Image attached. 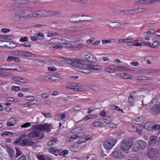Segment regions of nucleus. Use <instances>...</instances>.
I'll use <instances>...</instances> for the list:
<instances>
[{
    "label": "nucleus",
    "instance_id": "nucleus-4",
    "mask_svg": "<svg viewBox=\"0 0 160 160\" xmlns=\"http://www.w3.org/2000/svg\"><path fill=\"white\" fill-rule=\"evenodd\" d=\"M152 103L154 104L153 107L150 109V112L154 115H157L160 113V102L155 98L151 101Z\"/></svg>",
    "mask_w": 160,
    "mask_h": 160
},
{
    "label": "nucleus",
    "instance_id": "nucleus-16",
    "mask_svg": "<svg viewBox=\"0 0 160 160\" xmlns=\"http://www.w3.org/2000/svg\"><path fill=\"white\" fill-rule=\"evenodd\" d=\"M15 4L24 5L29 2V0H11Z\"/></svg>",
    "mask_w": 160,
    "mask_h": 160
},
{
    "label": "nucleus",
    "instance_id": "nucleus-9",
    "mask_svg": "<svg viewBox=\"0 0 160 160\" xmlns=\"http://www.w3.org/2000/svg\"><path fill=\"white\" fill-rule=\"evenodd\" d=\"M156 30L154 29H151L148 31L144 32L142 35L144 38V39L147 41L150 40L151 36L153 35L155 32Z\"/></svg>",
    "mask_w": 160,
    "mask_h": 160
},
{
    "label": "nucleus",
    "instance_id": "nucleus-44",
    "mask_svg": "<svg viewBox=\"0 0 160 160\" xmlns=\"http://www.w3.org/2000/svg\"><path fill=\"white\" fill-rule=\"evenodd\" d=\"M102 125V123L100 122L96 121L92 123V126L94 127H99Z\"/></svg>",
    "mask_w": 160,
    "mask_h": 160
},
{
    "label": "nucleus",
    "instance_id": "nucleus-58",
    "mask_svg": "<svg viewBox=\"0 0 160 160\" xmlns=\"http://www.w3.org/2000/svg\"><path fill=\"white\" fill-rule=\"evenodd\" d=\"M20 82L24 83H28L29 81L28 79L25 78H21Z\"/></svg>",
    "mask_w": 160,
    "mask_h": 160
},
{
    "label": "nucleus",
    "instance_id": "nucleus-23",
    "mask_svg": "<svg viewBox=\"0 0 160 160\" xmlns=\"http://www.w3.org/2000/svg\"><path fill=\"white\" fill-rule=\"evenodd\" d=\"M153 127V122H148L144 124L143 127L146 129L149 130H151L152 129Z\"/></svg>",
    "mask_w": 160,
    "mask_h": 160
},
{
    "label": "nucleus",
    "instance_id": "nucleus-10",
    "mask_svg": "<svg viewBox=\"0 0 160 160\" xmlns=\"http://www.w3.org/2000/svg\"><path fill=\"white\" fill-rule=\"evenodd\" d=\"M158 2H160V0H140L137 1L136 3L139 4L149 5Z\"/></svg>",
    "mask_w": 160,
    "mask_h": 160
},
{
    "label": "nucleus",
    "instance_id": "nucleus-21",
    "mask_svg": "<svg viewBox=\"0 0 160 160\" xmlns=\"http://www.w3.org/2000/svg\"><path fill=\"white\" fill-rule=\"evenodd\" d=\"M81 148L80 145L77 143L73 145L70 148L71 150L73 152L78 151Z\"/></svg>",
    "mask_w": 160,
    "mask_h": 160
},
{
    "label": "nucleus",
    "instance_id": "nucleus-1",
    "mask_svg": "<svg viewBox=\"0 0 160 160\" xmlns=\"http://www.w3.org/2000/svg\"><path fill=\"white\" fill-rule=\"evenodd\" d=\"M67 61L75 70L85 74L90 73V69L100 70L102 69L101 67L98 65H88L87 62L84 60L73 58L68 59Z\"/></svg>",
    "mask_w": 160,
    "mask_h": 160
},
{
    "label": "nucleus",
    "instance_id": "nucleus-40",
    "mask_svg": "<svg viewBox=\"0 0 160 160\" xmlns=\"http://www.w3.org/2000/svg\"><path fill=\"white\" fill-rule=\"evenodd\" d=\"M137 14H139L144 12L146 10L143 8H136Z\"/></svg>",
    "mask_w": 160,
    "mask_h": 160
},
{
    "label": "nucleus",
    "instance_id": "nucleus-35",
    "mask_svg": "<svg viewBox=\"0 0 160 160\" xmlns=\"http://www.w3.org/2000/svg\"><path fill=\"white\" fill-rule=\"evenodd\" d=\"M67 89H72L75 90V91L78 92H83L85 91L84 89L82 88H75L71 87L68 86L66 87H65Z\"/></svg>",
    "mask_w": 160,
    "mask_h": 160
},
{
    "label": "nucleus",
    "instance_id": "nucleus-48",
    "mask_svg": "<svg viewBox=\"0 0 160 160\" xmlns=\"http://www.w3.org/2000/svg\"><path fill=\"white\" fill-rule=\"evenodd\" d=\"M114 39L110 38L108 39H103L102 40V42L103 44H105L106 43H108L111 42Z\"/></svg>",
    "mask_w": 160,
    "mask_h": 160
},
{
    "label": "nucleus",
    "instance_id": "nucleus-7",
    "mask_svg": "<svg viewBox=\"0 0 160 160\" xmlns=\"http://www.w3.org/2000/svg\"><path fill=\"white\" fill-rule=\"evenodd\" d=\"M148 155L149 157L152 160H159L160 154L158 149L151 148L148 151Z\"/></svg>",
    "mask_w": 160,
    "mask_h": 160
},
{
    "label": "nucleus",
    "instance_id": "nucleus-27",
    "mask_svg": "<svg viewBox=\"0 0 160 160\" xmlns=\"http://www.w3.org/2000/svg\"><path fill=\"white\" fill-rule=\"evenodd\" d=\"M122 24L118 22H112L109 25V26L112 29H115L118 28L119 26L121 25Z\"/></svg>",
    "mask_w": 160,
    "mask_h": 160
},
{
    "label": "nucleus",
    "instance_id": "nucleus-6",
    "mask_svg": "<svg viewBox=\"0 0 160 160\" xmlns=\"http://www.w3.org/2000/svg\"><path fill=\"white\" fill-rule=\"evenodd\" d=\"M133 141L130 139L123 140L121 142L120 149L124 152H126L131 148Z\"/></svg>",
    "mask_w": 160,
    "mask_h": 160
},
{
    "label": "nucleus",
    "instance_id": "nucleus-38",
    "mask_svg": "<svg viewBox=\"0 0 160 160\" xmlns=\"http://www.w3.org/2000/svg\"><path fill=\"white\" fill-rule=\"evenodd\" d=\"M34 55L32 53L30 52H28L25 51H22V56L26 57H30L32 56V55Z\"/></svg>",
    "mask_w": 160,
    "mask_h": 160
},
{
    "label": "nucleus",
    "instance_id": "nucleus-60",
    "mask_svg": "<svg viewBox=\"0 0 160 160\" xmlns=\"http://www.w3.org/2000/svg\"><path fill=\"white\" fill-rule=\"evenodd\" d=\"M133 39L132 38H125L124 43H126L127 44H128L130 43H131Z\"/></svg>",
    "mask_w": 160,
    "mask_h": 160
},
{
    "label": "nucleus",
    "instance_id": "nucleus-28",
    "mask_svg": "<svg viewBox=\"0 0 160 160\" xmlns=\"http://www.w3.org/2000/svg\"><path fill=\"white\" fill-rule=\"evenodd\" d=\"M6 47H8L9 48H14L16 47L17 46V44L12 42H7V45H5Z\"/></svg>",
    "mask_w": 160,
    "mask_h": 160
},
{
    "label": "nucleus",
    "instance_id": "nucleus-56",
    "mask_svg": "<svg viewBox=\"0 0 160 160\" xmlns=\"http://www.w3.org/2000/svg\"><path fill=\"white\" fill-rule=\"evenodd\" d=\"M31 123L30 122L25 123L21 126L22 128H26L30 127L31 126Z\"/></svg>",
    "mask_w": 160,
    "mask_h": 160
},
{
    "label": "nucleus",
    "instance_id": "nucleus-17",
    "mask_svg": "<svg viewBox=\"0 0 160 160\" xmlns=\"http://www.w3.org/2000/svg\"><path fill=\"white\" fill-rule=\"evenodd\" d=\"M145 118L143 117H138L135 119L133 120V122L136 124H141L145 120Z\"/></svg>",
    "mask_w": 160,
    "mask_h": 160
},
{
    "label": "nucleus",
    "instance_id": "nucleus-2",
    "mask_svg": "<svg viewBox=\"0 0 160 160\" xmlns=\"http://www.w3.org/2000/svg\"><path fill=\"white\" fill-rule=\"evenodd\" d=\"M31 8L29 6H17L12 7V10L17 11L11 18V20L14 21H18L22 19H27L28 18L37 17V11H31V15L28 14L27 11Z\"/></svg>",
    "mask_w": 160,
    "mask_h": 160
},
{
    "label": "nucleus",
    "instance_id": "nucleus-51",
    "mask_svg": "<svg viewBox=\"0 0 160 160\" xmlns=\"http://www.w3.org/2000/svg\"><path fill=\"white\" fill-rule=\"evenodd\" d=\"M62 46L61 45L55 46H52L50 47V48L53 50H56L58 48H62Z\"/></svg>",
    "mask_w": 160,
    "mask_h": 160
},
{
    "label": "nucleus",
    "instance_id": "nucleus-29",
    "mask_svg": "<svg viewBox=\"0 0 160 160\" xmlns=\"http://www.w3.org/2000/svg\"><path fill=\"white\" fill-rule=\"evenodd\" d=\"M16 123V120L14 118H12L8 120L7 125L8 126L12 127L14 126Z\"/></svg>",
    "mask_w": 160,
    "mask_h": 160
},
{
    "label": "nucleus",
    "instance_id": "nucleus-20",
    "mask_svg": "<svg viewBox=\"0 0 160 160\" xmlns=\"http://www.w3.org/2000/svg\"><path fill=\"white\" fill-rule=\"evenodd\" d=\"M146 146L147 143L145 142L142 140H139L138 142L137 147L139 149H142L145 148Z\"/></svg>",
    "mask_w": 160,
    "mask_h": 160
},
{
    "label": "nucleus",
    "instance_id": "nucleus-19",
    "mask_svg": "<svg viewBox=\"0 0 160 160\" xmlns=\"http://www.w3.org/2000/svg\"><path fill=\"white\" fill-rule=\"evenodd\" d=\"M61 40L56 38H52L49 41V44L50 45H57L60 43Z\"/></svg>",
    "mask_w": 160,
    "mask_h": 160
},
{
    "label": "nucleus",
    "instance_id": "nucleus-14",
    "mask_svg": "<svg viewBox=\"0 0 160 160\" xmlns=\"http://www.w3.org/2000/svg\"><path fill=\"white\" fill-rule=\"evenodd\" d=\"M6 147L7 151L8 153L10 158L13 159L15 157V152L14 149L9 146H7Z\"/></svg>",
    "mask_w": 160,
    "mask_h": 160
},
{
    "label": "nucleus",
    "instance_id": "nucleus-41",
    "mask_svg": "<svg viewBox=\"0 0 160 160\" xmlns=\"http://www.w3.org/2000/svg\"><path fill=\"white\" fill-rule=\"evenodd\" d=\"M0 38L4 39H13L14 38V37L12 35H2L0 36Z\"/></svg>",
    "mask_w": 160,
    "mask_h": 160
},
{
    "label": "nucleus",
    "instance_id": "nucleus-47",
    "mask_svg": "<svg viewBox=\"0 0 160 160\" xmlns=\"http://www.w3.org/2000/svg\"><path fill=\"white\" fill-rule=\"evenodd\" d=\"M159 46V42L156 41L154 42L152 44V48H157Z\"/></svg>",
    "mask_w": 160,
    "mask_h": 160
},
{
    "label": "nucleus",
    "instance_id": "nucleus-22",
    "mask_svg": "<svg viewBox=\"0 0 160 160\" xmlns=\"http://www.w3.org/2000/svg\"><path fill=\"white\" fill-rule=\"evenodd\" d=\"M114 70L115 71H119L121 72L127 71L129 70L127 67L123 66L115 67L114 68Z\"/></svg>",
    "mask_w": 160,
    "mask_h": 160
},
{
    "label": "nucleus",
    "instance_id": "nucleus-13",
    "mask_svg": "<svg viewBox=\"0 0 160 160\" xmlns=\"http://www.w3.org/2000/svg\"><path fill=\"white\" fill-rule=\"evenodd\" d=\"M80 17L78 15H73L69 18V21L73 23H79L82 22V20L80 19Z\"/></svg>",
    "mask_w": 160,
    "mask_h": 160
},
{
    "label": "nucleus",
    "instance_id": "nucleus-30",
    "mask_svg": "<svg viewBox=\"0 0 160 160\" xmlns=\"http://www.w3.org/2000/svg\"><path fill=\"white\" fill-rule=\"evenodd\" d=\"M120 76L121 78L125 79H133V77L132 75H129L127 73H122L120 74Z\"/></svg>",
    "mask_w": 160,
    "mask_h": 160
},
{
    "label": "nucleus",
    "instance_id": "nucleus-63",
    "mask_svg": "<svg viewBox=\"0 0 160 160\" xmlns=\"http://www.w3.org/2000/svg\"><path fill=\"white\" fill-rule=\"evenodd\" d=\"M78 138L76 135H72L69 138V141L71 142L72 141Z\"/></svg>",
    "mask_w": 160,
    "mask_h": 160
},
{
    "label": "nucleus",
    "instance_id": "nucleus-62",
    "mask_svg": "<svg viewBox=\"0 0 160 160\" xmlns=\"http://www.w3.org/2000/svg\"><path fill=\"white\" fill-rule=\"evenodd\" d=\"M10 31V30L9 29H7L6 28H3L1 30V32H2L6 33L9 32Z\"/></svg>",
    "mask_w": 160,
    "mask_h": 160
},
{
    "label": "nucleus",
    "instance_id": "nucleus-25",
    "mask_svg": "<svg viewBox=\"0 0 160 160\" xmlns=\"http://www.w3.org/2000/svg\"><path fill=\"white\" fill-rule=\"evenodd\" d=\"M85 47V45L81 43H79L78 44L74 45L73 46V50H79Z\"/></svg>",
    "mask_w": 160,
    "mask_h": 160
},
{
    "label": "nucleus",
    "instance_id": "nucleus-42",
    "mask_svg": "<svg viewBox=\"0 0 160 160\" xmlns=\"http://www.w3.org/2000/svg\"><path fill=\"white\" fill-rule=\"evenodd\" d=\"M10 75V73L8 72H3L0 71V76L1 77H7Z\"/></svg>",
    "mask_w": 160,
    "mask_h": 160
},
{
    "label": "nucleus",
    "instance_id": "nucleus-59",
    "mask_svg": "<svg viewBox=\"0 0 160 160\" xmlns=\"http://www.w3.org/2000/svg\"><path fill=\"white\" fill-rule=\"evenodd\" d=\"M28 40V38L27 37H22L19 39V41L21 42H25Z\"/></svg>",
    "mask_w": 160,
    "mask_h": 160
},
{
    "label": "nucleus",
    "instance_id": "nucleus-54",
    "mask_svg": "<svg viewBox=\"0 0 160 160\" xmlns=\"http://www.w3.org/2000/svg\"><path fill=\"white\" fill-rule=\"evenodd\" d=\"M84 160H85L86 159V160H93V157L92 155H89L84 157Z\"/></svg>",
    "mask_w": 160,
    "mask_h": 160
},
{
    "label": "nucleus",
    "instance_id": "nucleus-61",
    "mask_svg": "<svg viewBox=\"0 0 160 160\" xmlns=\"http://www.w3.org/2000/svg\"><path fill=\"white\" fill-rule=\"evenodd\" d=\"M37 158L39 160H46L45 157L42 155H37Z\"/></svg>",
    "mask_w": 160,
    "mask_h": 160
},
{
    "label": "nucleus",
    "instance_id": "nucleus-50",
    "mask_svg": "<svg viewBox=\"0 0 160 160\" xmlns=\"http://www.w3.org/2000/svg\"><path fill=\"white\" fill-rule=\"evenodd\" d=\"M6 100L8 102L12 101L14 102H17L18 101V100L12 97H10L7 98Z\"/></svg>",
    "mask_w": 160,
    "mask_h": 160
},
{
    "label": "nucleus",
    "instance_id": "nucleus-5",
    "mask_svg": "<svg viewBox=\"0 0 160 160\" xmlns=\"http://www.w3.org/2000/svg\"><path fill=\"white\" fill-rule=\"evenodd\" d=\"M27 136L26 134H22L19 137V140L16 141L14 143L16 144L20 143L21 146H29L32 145L34 144V142L32 140L28 138H25L23 139V138H25Z\"/></svg>",
    "mask_w": 160,
    "mask_h": 160
},
{
    "label": "nucleus",
    "instance_id": "nucleus-11",
    "mask_svg": "<svg viewBox=\"0 0 160 160\" xmlns=\"http://www.w3.org/2000/svg\"><path fill=\"white\" fill-rule=\"evenodd\" d=\"M158 141L157 136L152 135L149 138L148 145L150 146L155 145Z\"/></svg>",
    "mask_w": 160,
    "mask_h": 160
},
{
    "label": "nucleus",
    "instance_id": "nucleus-36",
    "mask_svg": "<svg viewBox=\"0 0 160 160\" xmlns=\"http://www.w3.org/2000/svg\"><path fill=\"white\" fill-rule=\"evenodd\" d=\"M95 18L93 16H86L84 20L82 21V22L83 21H90L94 20Z\"/></svg>",
    "mask_w": 160,
    "mask_h": 160
},
{
    "label": "nucleus",
    "instance_id": "nucleus-32",
    "mask_svg": "<svg viewBox=\"0 0 160 160\" xmlns=\"http://www.w3.org/2000/svg\"><path fill=\"white\" fill-rule=\"evenodd\" d=\"M141 72L144 73L148 72V73H154L155 69L148 68L141 70Z\"/></svg>",
    "mask_w": 160,
    "mask_h": 160
},
{
    "label": "nucleus",
    "instance_id": "nucleus-39",
    "mask_svg": "<svg viewBox=\"0 0 160 160\" xmlns=\"http://www.w3.org/2000/svg\"><path fill=\"white\" fill-rule=\"evenodd\" d=\"M104 70L109 73H113L114 71V69H113L109 66H106L104 68Z\"/></svg>",
    "mask_w": 160,
    "mask_h": 160
},
{
    "label": "nucleus",
    "instance_id": "nucleus-3",
    "mask_svg": "<svg viewBox=\"0 0 160 160\" xmlns=\"http://www.w3.org/2000/svg\"><path fill=\"white\" fill-rule=\"evenodd\" d=\"M32 127L35 129L30 132L28 136L29 138L32 141L40 139L43 138V134L40 130L45 131L46 132L50 131L49 125L48 124L39 125L35 124Z\"/></svg>",
    "mask_w": 160,
    "mask_h": 160
},
{
    "label": "nucleus",
    "instance_id": "nucleus-52",
    "mask_svg": "<svg viewBox=\"0 0 160 160\" xmlns=\"http://www.w3.org/2000/svg\"><path fill=\"white\" fill-rule=\"evenodd\" d=\"M57 35V33L56 32H53L51 31L48 32V37H52Z\"/></svg>",
    "mask_w": 160,
    "mask_h": 160
},
{
    "label": "nucleus",
    "instance_id": "nucleus-18",
    "mask_svg": "<svg viewBox=\"0 0 160 160\" xmlns=\"http://www.w3.org/2000/svg\"><path fill=\"white\" fill-rule=\"evenodd\" d=\"M82 37V34L80 33L72 36L71 37V39L73 42H77L79 41Z\"/></svg>",
    "mask_w": 160,
    "mask_h": 160
},
{
    "label": "nucleus",
    "instance_id": "nucleus-8",
    "mask_svg": "<svg viewBox=\"0 0 160 160\" xmlns=\"http://www.w3.org/2000/svg\"><path fill=\"white\" fill-rule=\"evenodd\" d=\"M117 142L116 139H112L105 141L103 144L104 148L107 149H111Z\"/></svg>",
    "mask_w": 160,
    "mask_h": 160
},
{
    "label": "nucleus",
    "instance_id": "nucleus-55",
    "mask_svg": "<svg viewBox=\"0 0 160 160\" xmlns=\"http://www.w3.org/2000/svg\"><path fill=\"white\" fill-rule=\"evenodd\" d=\"M12 134V133L10 132H4L1 134V135L3 137H5V136H10Z\"/></svg>",
    "mask_w": 160,
    "mask_h": 160
},
{
    "label": "nucleus",
    "instance_id": "nucleus-31",
    "mask_svg": "<svg viewBox=\"0 0 160 160\" xmlns=\"http://www.w3.org/2000/svg\"><path fill=\"white\" fill-rule=\"evenodd\" d=\"M150 78L145 76H137L135 78V80H146L150 79Z\"/></svg>",
    "mask_w": 160,
    "mask_h": 160
},
{
    "label": "nucleus",
    "instance_id": "nucleus-64",
    "mask_svg": "<svg viewBox=\"0 0 160 160\" xmlns=\"http://www.w3.org/2000/svg\"><path fill=\"white\" fill-rule=\"evenodd\" d=\"M160 129V125L159 124L154 125L153 124V127L152 129L155 130H157Z\"/></svg>",
    "mask_w": 160,
    "mask_h": 160
},
{
    "label": "nucleus",
    "instance_id": "nucleus-15",
    "mask_svg": "<svg viewBox=\"0 0 160 160\" xmlns=\"http://www.w3.org/2000/svg\"><path fill=\"white\" fill-rule=\"evenodd\" d=\"M85 58L91 62H95L96 61V58L93 55L88 53L85 55Z\"/></svg>",
    "mask_w": 160,
    "mask_h": 160
},
{
    "label": "nucleus",
    "instance_id": "nucleus-33",
    "mask_svg": "<svg viewBox=\"0 0 160 160\" xmlns=\"http://www.w3.org/2000/svg\"><path fill=\"white\" fill-rule=\"evenodd\" d=\"M88 88L96 92H98L100 91V89L98 87L91 84L88 85Z\"/></svg>",
    "mask_w": 160,
    "mask_h": 160
},
{
    "label": "nucleus",
    "instance_id": "nucleus-24",
    "mask_svg": "<svg viewBox=\"0 0 160 160\" xmlns=\"http://www.w3.org/2000/svg\"><path fill=\"white\" fill-rule=\"evenodd\" d=\"M114 119V117L113 116H107L103 117V120L105 123L109 124L111 122L113 121Z\"/></svg>",
    "mask_w": 160,
    "mask_h": 160
},
{
    "label": "nucleus",
    "instance_id": "nucleus-12",
    "mask_svg": "<svg viewBox=\"0 0 160 160\" xmlns=\"http://www.w3.org/2000/svg\"><path fill=\"white\" fill-rule=\"evenodd\" d=\"M111 155L114 158H124L125 156L120 151H115L112 152Z\"/></svg>",
    "mask_w": 160,
    "mask_h": 160
},
{
    "label": "nucleus",
    "instance_id": "nucleus-49",
    "mask_svg": "<svg viewBox=\"0 0 160 160\" xmlns=\"http://www.w3.org/2000/svg\"><path fill=\"white\" fill-rule=\"evenodd\" d=\"M0 70H17L19 71H21V70H18L17 68H4L3 67H2V65L1 66L0 68Z\"/></svg>",
    "mask_w": 160,
    "mask_h": 160
},
{
    "label": "nucleus",
    "instance_id": "nucleus-53",
    "mask_svg": "<svg viewBox=\"0 0 160 160\" xmlns=\"http://www.w3.org/2000/svg\"><path fill=\"white\" fill-rule=\"evenodd\" d=\"M61 119L63 121H66L68 118V116L65 114H61Z\"/></svg>",
    "mask_w": 160,
    "mask_h": 160
},
{
    "label": "nucleus",
    "instance_id": "nucleus-26",
    "mask_svg": "<svg viewBox=\"0 0 160 160\" xmlns=\"http://www.w3.org/2000/svg\"><path fill=\"white\" fill-rule=\"evenodd\" d=\"M61 12L59 11L53 12L52 11H46V16H51L61 14Z\"/></svg>",
    "mask_w": 160,
    "mask_h": 160
},
{
    "label": "nucleus",
    "instance_id": "nucleus-46",
    "mask_svg": "<svg viewBox=\"0 0 160 160\" xmlns=\"http://www.w3.org/2000/svg\"><path fill=\"white\" fill-rule=\"evenodd\" d=\"M130 131L132 132H135L137 131L138 128L133 125H130L128 127Z\"/></svg>",
    "mask_w": 160,
    "mask_h": 160
},
{
    "label": "nucleus",
    "instance_id": "nucleus-45",
    "mask_svg": "<svg viewBox=\"0 0 160 160\" xmlns=\"http://www.w3.org/2000/svg\"><path fill=\"white\" fill-rule=\"evenodd\" d=\"M15 149L16 151V154L15 157L16 158H17L18 157L22 155V153L18 148L16 147Z\"/></svg>",
    "mask_w": 160,
    "mask_h": 160
},
{
    "label": "nucleus",
    "instance_id": "nucleus-37",
    "mask_svg": "<svg viewBox=\"0 0 160 160\" xmlns=\"http://www.w3.org/2000/svg\"><path fill=\"white\" fill-rule=\"evenodd\" d=\"M136 93V92H132L129 95V98L128 99L129 102H132L134 100L135 97L134 96Z\"/></svg>",
    "mask_w": 160,
    "mask_h": 160
},
{
    "label": "nucleus",
    "instance_id": "nucleus-34",
    "mask_svg": "<svg viewBox=\"0 0 160 160\" xmlns=\"http://www.w3.org/2000/svg\"><path fill=\"white\" fill-rule=\"evenodd\" d=\"M58 142V139L56 138H53L52 140L49 141L48 143V146H51L56 143Z\"/></svg>",
    "mask_w": 160,
    "mask_h": 160
},
{
    "label": "nucleus",
    "instance_id": "nucleus-43",
    "mask_svg": "<svg viewBox=\"0 0 160 160\" xmlns=\"http://www.w3.org/2000/svg\"><path fill=\"white\" fill-rule=\"evenodd\" d=\"M49 94L48 93L44 92L42 93L41 95V97L43 99H47L49 97Z\"/></svg>",
    "mask_w": 160,
    "mask_h": 160
},
{
    "label": "nucleus",
    "instance_id": "nucleus-57",
    "mask_svg": "<svg viewBox=\"0 0 160 160\" xmlns=\"http://www.w3.org/2000/svg\"><path fill=\"white\" fill-rule=\"evenodd\" d=\"M42 114L46 118H51L52 117L51 113H44L43 112H42Z\"/></svg>",
    "mask_w": 160,
    "mask_h": 160
}]
</instances>
